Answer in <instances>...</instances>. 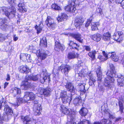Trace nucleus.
Listing matches in <instances>:
<instances>
[{"label":"nucleus","instance_id":"nucleus-33","mask_svg":"<svg viewBox=\"0 0 124 124\" xmlns=\"http://www.w3.org/2000/svg\"><path fill=\"white\" fill-rule=\"evenodd\" d=\"M85 84L84 83L79 84L78 85V86L79 88V90L81 92L85 93Z\"/></svg>","mask_w":124,"mask_h":124},{"label":"nucleus","instance_id":"nucleus-56","mask_svg":"<svg viewBox=\"0 0 124 124\" xmlns=\"http://www.w3.org/2000/svg\"><path fill=\"white\" fill-rule=\"evenodd\" d=\"M84 47V48L86 51H89L91 50V48L89 46H85Z\"/></svg>","mask_w":124,"mask_h":124},{"label":"nucleus","instance_id":"nucleus-62","mask_svg":"<svg viewBox=\"0 0 124 124\" xmlns=\"http://www.w3.org/2000/svg\"><path fill=\"white\" fill-rule=\"evenodd\" d=\"M6 80L7 81H9L10 80V77L9 74H7V78Z\"/></svg>","mask_w":124,"mask_h":124},{"label":"nucleus","instance_id":"nucleus-37","mask_svg":"<svg viewBox=\"0 0 124 124\" xmlns=\"http://www.w3.org/2000/svg\"><path fill=\"white\" fill-rule=\"evenodd\" d=\"M22 118L24 124H27V123L30 121L31 118L28 116L25 117L22 116Z\"/></svg>","mask_w":124,"mask_h":124},{"label":"nucleus","instance_id":"nucleus-2","mask_svg":"<svg viewBox=\"0 0 124 124\" xmlns=\"http://www.w3.org/2000/svg\"><path fill=\"white\" fill-rule=\"evenodd\" d=\"M16 13V9L13 7L9 8L5 7H0V13L5 14V15L8 17L15 16Z\"/></svg>","mask_w":124,"mask_h":124},{"label":"nucleus","instance_id":"nucleus-63","mask_svg":"<svg viewBox=\"0 0 124 124\" xmlns=\"http://www.w3.org/2000/svg\"><path fill=\"white\" fill-rule=\"evenodd\" d=\"M8 2L10 4H13L15 2V0H8Z\"/></svg>","mask_w":124,"mask_h":124},{"label":"nucleus","instance_id":"nucleus-40","mask_svg":"<svg viewBox=\"0 0 124 124\" xmlns=\"http://www.w3.org/2000/svg\"><path fill=\"white\" fill-rule=\"evenodd\" d=\"M50 76L47 75H44L43 78V81H41L42 83H43L45 81H49L50 80Z\"/></svg>","mask_w":124,"mask_h":124},{"label":"nucleus","instance_id":"nucleus-58","mask_svg":"<svg viewBox=\"0 0 124 124\" xmlns=\"http://www.w3.org/2000/svg\"><path fill=\"white\" fill-rule=\"evenodd\" d=\"M121 62L123 64H124V54L122 55V59L121 61Z\"/></svg>","mask_w":124,"mask_h":124},{"label":"nucleus","instance_id":"nucleus-22","mask_svg":"<svg viewBox=\"0 0 124 124\" xmlns=\"http://www.w3.org/2000/svg\"><path fill=\"white\" fill-rule=\"evenodd\" d=\"M40 76L39 75H37L35 76H27L26 77V79L28 80H32L34 81H36L38 80L39 77H40Z\"/></svg>","mask_w":124,"mask_h":124},{"label":"nucleus","instance_id":"nucleus-15","mask_svg":"<svg viewBox=\"0 0 124 124\" xmlns=\"http://www.w3.org/2000/svg\"><path fill=\"white\" fill-rule=\"evenodd\" d=\"M20 72L21 73H25L27 74L30 71V69L26 65H22L19 68Z\"/></svg>","mask_w":124,"mask_h":124},{"label":"nucleus","instance_id":"nucleus-25","mask_svg":"<svg viewBox=\"0 0 124 124\" xmlns=\"http://www.w3.org/2000/svg\"><path fill=\"white\" fill-rule=\"evenodd\" d=\"M96 73L97 76L98 80L99 81H101L102 78V73L101 70V67H99L96 70Z\"/></svg>","mask_w":124,"mask_h":124},{"label":"nucleus","instance_id":"nucleus-29","mask_svg":"<svg viewBox=\"0 0 124 124\" xmlns=\"http://www.w3.org/2000/svg\"><path fill=\"white\" fill-rule=\"evenodd\" d=\"M73 103L76 105H83V103L82 102L81 99L77 98L75 99L73 101Z\"/></svg>","mask_w":124,"mask_h":124},{"label":"nucleus","instance_id":"nucleus-43","mask_svg":"<svg viewBox=\"0 0 124 124\" xmlns=\"http://www.w3.org/2000/svg\"><path fill=\"white\" fill-rule=\"evenodd\" d=\"M82 63V61L80 60L78 61V64L75 65V70L76 71H79L80 70L79 67H80L81 65V64Z\"/></svg>","mask_w":124,"mask_h":124},{"label":"nucleus","instance_id":"nucleus-28","mask_svg":"<svg viewBox=\"0 0 124 124\" xmlns=\"http://www.w3.org/2000/svg\"><path fill=\"white\" fill-rule=\"evenodd\" d=\"M37 53L38 54L39 57L41 60H44L47 56V54L44 53H40L39 50L37 51Z\"/></svg>","mask_w":124,"mask_h":124},{"label":"nucleus","instance_id":"nucleus-3","mask_svg":"<svg viewBox=\"0 0 124 124\" xmlns=\"http://www.w3.org/2000/svg\"><path fill=\"white\" fill-rule=\"evenodd\" d=\"M60 97L61 98V100L63 103L66 104L68 103L69 104L72 100L71 96H67V92L62 91L60 93Z\"/></svg>","mask_w":124,"mask_h":124},{"label":"nucleus","instance_id":"nucleus-34","mask_svg":"<svg viewBox=\"0 0 124 124\" xmlns=\"http://www.w3.org/2000/svg\"><path fill=\"white\" fill-rule=\"evenodd\" d=\"M79 112L82 116H85L87 115L88 113V110L87 109L83 108L81 109Z\"/></svg>","mask_w":124,"mask_h":124},{"label":"nucleus","instance_id":"nucleus-21","mask_svg":"<svg viewBox=\"0 0 124 124\" xmlns=\"http://www.w3.org/2000/svg\"><path fill=\"white\" fill-rule=\"evenodd\" d=\"M111 37L110 34L109 32L104 33L102 36V39L105 41L109 40Z\"/></svg>","mask_w":124,"mask_h":124},{"label":"nucleus","instance_id":"nucleus-19","mask_svg":"<svg viewBox=\"0 0 124 124\" xmlns=\"http://www.w3.org/2000/svg\"><path fill=\"white\" fill-rule=\"evenodd\" d=\"M90 37L92 39L97 42L99 41L101 38V35L99 33L91 35Z\"/></svg>","mask_w":124,"mask_h":124},{"label":"nucleus","instance_id":"nucleus-45","mask_svg":"<svg viewBox=\"0 0 124 124\" xmlns=\"http://www.w3.org/2000/svg\"><path fill=\"white\" fill-rule=\"evenodd\" d=\"M95 81V78H91L89 79V85H90L93 86H94V83Z\"/></svg>","mask_w":124,"mask_h":124},{"label":"nucleus","instance_id":"nucleus-41","mask_svg":"<svg viewBox=\"0 0 124 124\" xmlns=\"http://www.w3.org/2000/svg\"><path fill=\"white\" fill-rule=\"evenodd\" d=\"M87 73V72L85 70L83 69L81 71H80V73H79V76L82 77L83 76H85Z\"/></svg>","mask_w":124,"mask_h":124},{"label":"nucleus","instance_id":"nucleus-38","mask_svg":"<svg viewBox=\"0 0 124 124\" xmlns=\"http://www.w3.org/2000/svg\"><path fill=\"white\" fill-rule=\"evenodd\" d=\"M119 33H121V32H116L114 34L113 36L114 39L117 41H120L119 39L120 36ZM121 34L120 33V34Z\"/></svg>","mask_w":124,"mask_h":124},{"label":"nucleus","instance_id":"nucleus-54","mask_svg":"<svg viewBox=\"0 0 124 124\" xmlns=\"http://www.w3.org/2000/svg\"><path fill=\"white\" fill-rule=\"evenodd\" d=\"M5 39V38L4 37V35L1 34H0V41H3Z\"/></svg>","mask_w":124,"mask_h":124},{"label":"nucleus","instance_id":"nucleus-27","mask_svg":"<svg viewBox=\"0 0 124 124\" xmlns=\"http://www.w3.org/2000/svg\"><path fill=\"white\" fill-rule=\"evenodd\" d=\"M67 16L66 14L63 13L62 14L61 16H59L57 18L58 22H62L64 20H66Z\"/></svg>","mask_w":124,"mask_h":124},{"label":"nucleus","instance_id":"nucleus-9","mask_svg":"<svg viewBox=\"0 0 124 124\" xmlns=\"http://www.w3.org/2000/svg\"><path fill=\"white\" fill-rule=\"evenodd\" d=\"M45 23L48 26L53 29L56 27V25L54 23V20L50 16H47Z\"/></svg>","mask_w":124,"mask_h":124},{"label":"nucleus","instance_id":"nucleus-24","mask_svg":"<svg viewBox=\"0 0 124 124\" xmlns=\"http://www.w3.org/2000/svg\"><path fill=\"white\" fill-rule=\"evenodd\" d=\"M75 4V2L74 1L72 0L69 1L68 5L65 7L64 8L65 10L66 11L70 12V11L71 6H73Z\"/></svg>","mask_w":124,"mask_h":124},{"label":"nucleus","instance_id":"nucleus-6","mask_svg":"<svg viewBox=\"0 0 124 124\" xmlns=\"http://www.w3.org/2000/svg\"><path fill=\"white\" fill-rule=\"evenodd\" d=\"M79 124H90V123L88 121L84 119L82 121H81ZM93 124H111V122L109 120L103 119L101 120L100 123L96 122H94Z\"/></svg>","mask_w":124,"mask_h":124},{"label":"nucleus","instance_id":"nucleus-59","mask_svg":"<svg viewBox=\"0 0 124 124\" xmlns=\"http://www.w3.org/2000/svg\"><path fill=\"white\" fill-rule=\"evenodd\" d=\"M39 92V94L41 95H44V89H41Z\"/></svg>","mask_w":124,"mask_h":124},{"label":"nucleus","instance_id":"nucleus-39","mask_svg":"<svg viewBox=\"0 0 124 124\" xmlns=\"http://www.w3.org/2000/svg\"><path fill=\"white\" fill-rule=\"evenodd\" d=\"M51 89L50 88H47L44 89V95L45 96L47 97L50 95Z\"/></svg>","mask_w":124,"mask_h":124},{"label":"nucleus","instance_id":"nucleus-51","mask_svg":"<svg viewBox=\"0 0 124 124\" xmlns=\"http://www.w3.org/2000/svg\"><path fill=\"white\" fill-rule=\"evenodd\" d=\"M76 10V8L75 5L73 6H71V8H70V12H75Z\"/></svg>","mask_w":124,"mask_h":124},{"label":"nucleus","instance_id":"nucleus-44","mask_svg":"<svg viewBox=\"0 0 124 124\" xmlns=\"http://www.w3.org/2000/svg\"><path fill=\"white\" fill-rule=\"evenodd\" d=\"M20 59L24 61H26V54L21 53L20 55Z\"/></svg>","mask_w":124,"mask_h":124},{"label":"nucleus","instance_id":"nucleus-55","mask_svg":"<svg viewBox=\"0 0 124 124\" xmlns=\"http://www.w3.org/2000/svg\"><path fill=\"white\" fill-rule=\"evenodd\" d=\"M96 12L101 15L103 14L102 9L100 8H98L96 9Z\"/></svg>","mask_w":124,"mask_h":124},{"label":"nucleus","instance_id":"nucleus-57","mask_svg":"<svg viewBox=\"0 0 124 124\" xmlns=\"http://www.w3.org/2000/svg\"><path fill=\"white\" fill-rule=\"evenodd\" d=\"M26 61L27 60L28 62H30V54H26Z\"/></svg>","mask_w":124,"mask_h":124},{"label":"nucleus","instance_id":"nucleus-64","mask_svg":"<svg viewBox=\"0 0 124 124\" xmlns=\"http://www.w3.org/2000/svg\"><path fill=\"white\" fill-rule=\"evenodd\" d=\"M121 4L122 7L124 8V0H123L121 2Z\"/></svg>","mask_w":124,"mask_h":124},{"label":"nucleus","instance_id":"nucleus-53","mask_svg":"<svg viewBox=\"0 0 124 124\" xmlns=\"http://www.w3.org/2000/svg\"><path fill=\"white\" fill-rule=\"evenodd\" d=\"M53 73L56 76H58L59 74L58 71V70L54 69L53 70Z\"/></svg>","mask_w":124,"mask_h":124},{"label":"nucleus","instance_id":"nucleus-11","mask_svg":"<svg viewBox=\"0 0 124 124\" xmlns=\"http://www.w3.org/2000/svg\"><path fill=\"white\" fill-rule=\"evenodd\" d=\"M112 78L109 76L106 78L105 79L104 82V86L108 87V88L110 89L113 88L114 86V85L111 84L110 83H113L114 81L112 82L111 80Z\"/></svg>","mask_w":124,"mask_h":124},{"label":"nucleus","instance_id":"nucleus-35","mask_svg":"<svg viewBox=\"0 0 124 124\" xmlns=\"http://www.w3.org/2000/svg\"><path fill=\"white\" fill-rule=\"evenodd\" d=\"M92 31H96L98 30L97 26L99 25L98 22H93L92 23Z\"/></svg>","mask_w":124,"mask_h":124},{"label":"nucleus","instance_id":"nucleus-7","mask_svg":"<svg viewBox=\"0 0 124 124\" xmlns=\"http://www.w3.org/2000/svg\"><path fill=\"white\" fill-rule=\"evenodd\" d=\"M71 67L70 66L64 64H62L58 68V69L60 70H61L63 73H64L65 75L68 74L69 71L70 70Z\"/></svg>","mask_w":124,"mask_h":124},{"label":"nucleus","instance_id":"nucleus-31","mask_svg":"<svg viewBox=\"0 0 124 124\" xmlns=\"http://www.w3.org/2000/svg\"><path fill=\"white\" fill-rule=\"evenodd\" d=\"M97 52L95 50L89 52L88 55L92 58V60H94L95 59V54H97Z\"/></svg>","mask_w":124,"mask_h":124},{"label":"nucleus","instance_id":"nucleus-12","mask_svg":"<svg viewBox=\"0 0 124 124\" xmlns=\"http://www.w3.org/2000/svg\"><path fill=\"white\" fill-rule=\"evenodd\" d=\"M84 21L83 18L81 17L77 18L75 20L74 25L76 28L80 27Z\"/></svg>","mask_w":124,"mask_h":124},{"label":"nucleus","instance_id":"nucleus-10","mask_svg":"<svg viewBox=\"0 0 124 124\" xmlns=\"http://www.w3.org/2000/svg\"><path fill=\"white\" fill-rule=\"evenodd\" d=\"M25 78V80L22 81L21 86L22 89L27 90L31 87V83L28 81L29 80L26 79V77Z\"/></svg>","mask_w":124,"mask_h":124},{"label":"nucleus","instance_id":"nucleus-23","mask_svg":"<svg viewBox=\"0 0 124 124\" xmlns=\"http://www.w3.org/2000/svg\"><path fill=\"white\" fill-rule=\"evenodd\" d=\"M11 92L14 96H16L17 95L21 93L20 89L16 87L12 90Z\"/></svg>","mask_w":124,"mask_h":124},{"label":"nucleus","instance_id":"nucleus-61","mask_svg":"<svg viewBox=\"0 0 124 124\" xmlns=\"http://www.w3.org/2000/svg\"><path fill=\"white\" fill-rule=\"evenodd\" d=\"M88 76L89 77V79H90L91 78H96L95 77L93 76V75L91 73H90L88 74Z\"/></svg>","mask_w":124,"mask_h":124},{"label":"nucleus","instance_id":"nucleus-50","mask_svg":"<svg viewBox=\"0 0 124 124\" xmlns=\"http://www.w3.org/2000/svg\"><path fill=\"white\" fill-rule=\"evenodd\" d=\"M115 54V52H112L109 53L108 54H107V58H110L111 57V58L113 56H114V54Z\"/></svg>","mask_w":124,"mask_h":124},{"label":"nucleus","instance_id":"nucleus-36","mask_svg":"<svg viewBox=\"0 0 124 124\" xmlns=\"http://www.w3.org/2000/svg\"><path fill=\"white\" fill-rule=\"evenodd\" d=\"M23 99L22 98H18L17 99V100L16 103L13 104L14 106L15 107H17L20 104V103L23 102Z\"/></svg>","mask_w":124,"mask_h":124},{"label":"nucleus","instance_id":"nucleus-49","mask_svg":"<svg viewBox=\"0 0 124 124\" xmlns=\"http://www.w3.org/2000/svg\"><path fill=\"white\" fill-rule=\"evenodd\" d=\"M112 60L115 62L117 61L118 60V57L115 54L112 58Z\"/></svg>","mask_w":124,"mask_h":124},{"label":"nucleus","instance_id":"nucleus-47","mask_svg":"<svg viewBox=\"0 0 124 124\" xmlns=\"http://www.w3.org/2000/svg\"><path fill=\"white\" fill-rule=\"evenodd\" d=\"M6 20L5 19H0V25L4 26L6 24L5 23H6Z\"/></svg>","mask_w":124,"mask_h":124},{"label":"nucleus","instance_id":"nucleus-52","mask_svg":"<svg viewBox=\"0 0 124 124\" xmlns=\"http://www.w3.org/2000/svg\"><path fill=\"white\" fill-rule=\"evenodd\" d=\"M91 21L92 20H91L90 19L88 20L85 24V27H87L89 26L91 23Z\"/></svg>","mask_w":124,"mask_h":124},{"label":"nucleus","instance_id":"nucleus-20","mask_svg":"<svg viewBox=\"0 0 124 124\" xmlns=\"http://www.w3.org/2000/svg\"><path fill=\"white\" fill-rule=\"evenodd\" d=\"M54 49L56 51L58 52L60 50L62 51L63 47L59 42L56 41L55 43Z\"/></svg>","mask_w":124,"mask_h":124},{"label":"nucleus","instance_id":"nucleus-17","mask_svg":"<svg viewBox=\"0 0 124 124\" xmlns=\"http://www.w3.org/2000/svg\"><path fill=\"white\" fill-rule=\"evenodd\" d=\"M118 85L120 86H123L124 85V77L123 76L119 75L117 76Z\"/></svg>","mask_w":124,"mask_h":124},{"label":"nucleus","instance_id":"nucleus-14","mask_svg":"<svg viewBox=\"0 0 124 124\" xmlns=\"http://www.w3.org/2000/svg\"><path fill=\"white\" fill-rule=\"evenodd\" d=\"M71 36L75 39L80 43H82L83 42V39L82 38L81 35L79 33L72 34Z\"/></svg>","mask_w":124,"mask_h":124},{"label":"nucleus","instance_id":"nucleus-5","mask_svg":"<svg viewBox=\"0 0 124 124\" xmlns=\"http://www.w3.org/2000/svg\"><path fill=\"white\" fill-rule=\"evenodd\" d=\"M109 65L110 69L108 71L106 74L107 76H109L112 78L111 81L112 82H113L115 81V78L116 77L115 68L112 64H110Z\"/></svg>","mask_w":124,"mask_h":124},{"label":"nucleus","instance_id":"nucleus-4","mask_svg":"<svg viewBox=\"0 0 124 124\" xmlns=\"http://www.w3.org/2000/svg\"><path fill=\"white\" fill-rule=\"evenodd\" d=\"M4 111L5 112L2 116V118L5 120H8L9 116L13 114V111L11 108L7 105H5L4 106Z\"/></svg>","mask_w":124,"mask_h":124},{"label":"nucleus","instance_id":"nucleus-16","mask_svg":"<svg viewBox=\"0 0 124 124\" xmlns=\"http://www.w3.org/2000/svg\"><path fill=\"white\" fill-rule=\"evenodd\" d=\"M65 87L67 90L71 92L74 93L75 92L76 89L74 87L73 85L71 83H67L65 85Z\"/></svg>","mask_w":124,"mask_h":124},{"label":"nucleus","instance_id":"nucleus-8","mask_svg":"<svg viewBox=\"0 0 124 124\" xmlns=\"http://www.w3.org/2000/svg\"><path fill=\"white\" fill-rule=\"evenodd\" d=\"M35 98V94L33 93L26 92L24 93L23 99L25 101L33 100Z\"/></svg>","mask_w":124,"mask_h":124},{"label":"nucleus","instance_id":"nucleus-32","mask_svg":"<svg viewBox=\"0 0 124 124\" xmlns=\"http://www.w3.org/2000/svg\"><path fill=\"white\" fill-rule=\"evenodd\" d=\"M40 45L46 47L47 46V40L46 37H44L40 41Z\"/></svg>","mask_w":124,"mask_h":124},{"label":"nucleus","instance_id":"nucleus-46","mask_svg":"<svg viewBox=\"0 0 124 124\" xmlns=\"http://www.w3.org/2000/svg\"><path fill=\"white\" fill-rule=\"evenodd\" d=\"M119 106L120 107V110L122 113L123 111V101H119Z\"/></svg>","mask_w":124,"mask_h":124},{"label":"nucleus","instance_id":"nucleus-60","mask_svg":"<svg viewBox=\"0 0 124 124\" xmlns=\"http://www.w3.org/2000/svg\"><path fill=\"white\" fill-rule=\"evenodd\" d=\"M119 39L120 41H117L119 43H120L123 40V37H122V36L120 35Z\"/></svg>","mask_w":124,"mask_h":124},{"label":"nucleus","instance_id":"nucleus-1","mask_svg":"<svg viewBox=\"0 0 124 124\" xmlns=\"http://www.w3.org/2000/svg\"><path fill=\"white\" fill-rule=\"evenodd\" d=\"M61 110L62 113L66 115H69L68 116V118L70 119V120H69L68 123L69 124H76V122L75 121V115L74 114L70 115L71 109L67 108L63 105H61Z\"/></svg>","mask_w":124,"mask_h":124},{"label":"nucleus","instance_id":"nucleus-13","mask_svg":"<svg viewBox=\"0 0 124 124\" xmlns=\"http://www.w3.org/2000/svg\"><path fill=\"white\" fill-rule=\"evenodd\" d=\"M40 107L41 105L40 104H35L34 105V111L35 115H39L40 113V111L41 110Z\"/></svg>","mask_w":124,"mask_h":124},{"label":"nucleus","instance_id":"nucleus-26","mask_svg":"<svg viewBox=\"0 0 124 124\" xmlns=\"http://www.w3.org/2000/svg\"><path fill=\"white\" fill-rule=\"evenodd\" d=\"M78 54L74 52H70L69 53L68 57L69 59H72L75 58L78 56Z\"/></svg>","mask_w":124,"mask_h":124},{"label":"nucleus","instance_id":"nucleus-48","mask_svg":"<svg viewBox=\"0 0 124 124\" xmlns=\"http://www.w3.org/2000/svg\"><path fill=\"white\" fill-rule=\"evenodd\" d=\"M35 28L37 30V33L38 34L41 31H42V29L41 27L39 26H38L37 25H36L35 26Z\"/></svg>","mask_w":124,"mask_h":124},{"label":"nucleus","instance_id":"nucleus-30","mask_svg":"<svg viewBox=\"0 0 124 124\" xmlns=\"http://www.w3.org/2000/svg\"><path fill=\"white\" fill-rule=\"evenodd\" d=\"M68 44L71 47L73 48L77 49V47H79L77 44L71 40H70L69 41Z\"/></svg>","mask_w":124,"mask_h":124},{"label":"nucleus","instance_id":"nucleus-42","mask_svg":"<svg viewBox=\"0 0 124 124\" xmlns=\"http://www.w3.org/2000/svg\"><path fill=\"white\" fill-rule=\"evenodd\" d=\"M52 8L54 10H61L60 7L55 4H52Z\"/></svg>","mask_w":124,"mask_h":124},{"label":"nucleus","instance_id":"nucleus-18","mask_svg":"<svg viewBox=\"0 0 124 124\" xmlns=\"http://www.w3.org/2000/svg\"><path fill=\"white\" fill-rule=\"evenodd\" d=\"M18 10L20 12L23 13L26 12L27 10L23 3H20L18 5Z\"/></svg>","mask_w":124,"mask_h":124}]
</instances>
